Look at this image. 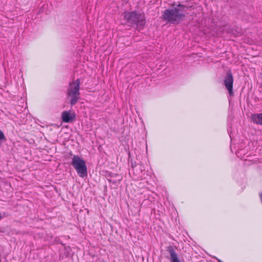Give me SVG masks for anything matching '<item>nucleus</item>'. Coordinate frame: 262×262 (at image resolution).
<instances>
[{"instance_id":"nucleus-1","label":"nucleus","mask_w":262,"mask_h":262,"mask_svg":"<svg viewBox=\"0 0 262 262\" xmlns=\"http://www.w3.org/2000/svg\"><path fill=\"white\" fill-rule=\"evenodd\" d=\"M185 6L179 5L177 7L164 11L163 19L172 24H179L185 17Z\"/></svg>"},{"instance_id":"nucleus-2","label":"nucleus","mask_w":262,"mask_h":262,"mask_svg":"<svg viewBox=\"0 0 262 262\" xmlns=\"http://www.w3.org/2000/svg\"><path fill=\"white\" fill-rule=\"evenodd\" d=\"M124 18L128 22L136 24L139 28H143L145 25V17L143 13L125 12L123 14Z\"/></svg>"},{"instance_id":"nucleus-3","label":"nucleus","mask_w":262,"mask_h":262,"mask_svg":"<svg viewBox=\"0 0 262 262\" xmlns=\"http://www.w3.org/2000/svg\"><path fill=\"white\" fill-rule=\"evenodd\" d=\"M79 79L73 81L69 84L68 95L70 98V103L72 105H75L79 99Z\"/></svg>"},{"instance_id":"nucleus-4","label":"nucleus","mask_w":262,"mask_h":262,"mask_svg":"<svg viewBox=\"0 0 262 262\" xmlns=\"http://www.w3.org/2000/svg\"><path fill=\"white\" fill-rule=\"evenodd\" d=\"M71 164L80 177L84 178L87 176L86 164L81 158L78 156H74L72 158Z\"/></svg>"},{"instance_id":"nucleus-5","label":"nucleus","mask_w":262,"mask_h":262,"mask_svg":"<svg viewBox=\"0 0 262 262\" xmlns=\"http://www.w3.org/2000/svg\"><path fill=\"white\" fill-rule=\"evenodd\" d=\"M233 83V78L232 74L228 72L224 80V84L226 89L228 90L229 93L231 95L233 94L232 87Z\"/></svg>"},{"instance_id":"nucleus-6","label":"nucleus","mask_w":262,"mask_h":262,"mask_svg":"<svg viewBox=\"0 0 262 262\" xmlns=\"http://www.w3.org/2000/svg\"><path fill=\"white\" fill-rule=\"evenodd\" d=\"M61 118L64 122H73L75 119V114L71 111H64L62 113Z\"/></svg>"},{"instance_id":"nucleus-7","label":"nucleus","mask_w":262,"mask_h":262,"mask_svg":"<svg viewBox=\"0 0 262 262\" xmlns=\"http://www.w3.org/2000/svg\"><path fill=\"white\" fill-rule=\"evenodd\" d=\"M167 251L170 254L171 262H181L179 259L177 253L176 252L172 247H168Z\"/></svg>"},{"instance_id":"nucleus-8","label":"nucleus","mask_w":262,"mask_h":262,"mask_svg":"<svg viewBox=\"0 0 262 262\" xmlns=\"http://www.w3.org/2000/svg\"><path fill=\"white\" fill-rule=\"evenodd\" d=\"M251 118L254 123L262 125V113L253 114Z\"/></svg>"},{"instance_id":"nucleus-9","label":"nucleus","mask_w":262,"mask_h":262,"mask_svg":"<svg viewBox=\"0 0 262 262\" xmlns=\"http://www.w3.org/2000/svg\"><path fill=\"white\" fill-rule=\"evenodd\" d=\"M3 140L5 141L6 138L3 133L0 130V142Z\"/></svg>"},{"instance_id":"nucleus-10","label":"nucleus","mask_w":262,"mask_h":262,"mask_svg":"<svg viewBox=\"0 0 262 262\" xmlns=\"http://www.w3.org/2000/svg\"><path fill=\"white\" fill-rule=\"evenodd\" d=\"M1 219H2V216H1V215H0V220H1Z\"/></svg>"}]
</instances>
